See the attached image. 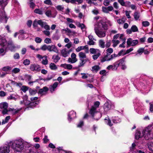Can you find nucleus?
Listing matches in <instances>:
<instances>
[{
	"label": "nucleus",
	"instance_id": "obj_1",
	"mask_svg": "<svg viewBox=\"0 0 153 153\" xmlns=\"http://www.w3.org/2000/svg\"><path fill=\"white\" fill-rule=\"evenodd\" d=\"M6 143V146L1 148V153H9L10 146L14 152H21L24 149L25 144H27L21 138L7 141Z\"/></svg>",
	"mask_w": 153,
	"mask_h": 153
},
{
	"label": "nucleus",
	"instance_id": "obj_2",
	"mask_svg": "<svg viewBox=\"0 0 153 153\" xmlns=\"http://www.w3.org/2000/svg\"><path fill=\"white\" fill-rule=\"evenodd\" d=\"M7 46L9 50L11 52H15L16 48H20L19 45L15 46L11 41L7 43V41L4 38H1V54L4 53L1 55L3 56L5 54Z\"/></svg>",
	"mask_w": 153,
	"mask_h": 153
},
{
	"label": "nucleus",
	"instance_id": "obj_3",
	"mask_svg": "<svg viewBox=\"0 0 153 153\" xmlns=\"http://www.w3.org/2000/svg\"><path fill=\"white\" fill-rule=\"evenodd\" d=\"M102 28L104 30L107 29V25L106 23L102 21H100L98 22L94 27L95 32L100 37H103L105 36V32L100 30Z\"/></svg>",
	"mask_w": 153,
	"mask_h": 153
},
{
	"label": "nucleus",
	"instance_id": "obj_4",
	"mask_svg": "<svg viewBox=\"0 0 153 153\" xmlns=\"http://www.w3.org/2000/svg\"><path fill=\"white\" fill-rule=\"evenodd\" d=\"M100 104V103L99 102H95L94 105L91 107L89 112V114L94 119L97 120L101 117V113L98 112L97 110Z\"/></svg>",
	"mask_w": 153,
	"mask_h": 153
},
{
	"label": "nucleus",
	"instance_id": "obj_5",
	"mask_svg": "<svg viewBox=\"0 0 153 153\" xmlns=\"http://www.w3.org/2000/svg\"><path fill=\"white\" fill-rule=\"evenodd\" d=\"M143 133L146 140H151L153 139V127L148 126L143 130Z\"/></svg>",
	"mask_w": 153,
	"mask_h": 153
},
{
	"label": "nucleus",
	"instance_id": "obj_6",
	"mask_svg": "<svg viewBox=\"0 0 153 153\" xmlns=\"http://www.w3.org/2000/svg\"><path fill=\"white\" fill-rule=\"evenodd\" d=\"M138 43V41L137 40H133L131 38H129L127 39V47H128L130 46H136Z\"/></svg>",
	"mask_w": 153,
	"mask_h": 153
},
{
	"label": "nucleus",
	"instance_id": "obj_7",
	"mask_svg": "<svg viewBox=\"0 0 153 153\" xmlns=\"http://www.w3.org/2000/svg\"><path fill=\"white\" fill-rule=\"evenodd\" d=\"M30 69L32 71H39L41 70V67L36 64H32L30 66Z\"/></svg>",
	"mask_w": 153,
	"mask_h": 153
},
{
	"label": "nucleus",
	"instance_id": "obj_8",
	"mask_svg": "<svg viewBox=\"0 0 153 153\" xmlns=\"http://www.w3.org/2000/svg\"><path fill=\"white\" fill-rule=\"evenodd\" d=\"M72 51L71 49L68 50L66 48H64L61 50V54L64 57H66L69 56L70 53Z\"/></svg>",
	"mask_w": 153,
	"mask_h": 153
},
{
	"label": "nucleus",
	"instance_id": "obj_9",
	"mask_svg": "<svg viewBox=\"0 0 153 153\" xmlns=\"http://www.w3.org/2000/svg\"><path fill=\"white\" fill-rule=\"evenodd\" d=\"M39 25L41 26V27L44 28L46 30H49L50 29V27L48 25L47 23L41 20H39Z\"/></svg>",
	"mask_w": 153,
	"mask_h": 153
},
{
	"label": "nucleus",
	"instance_id": "obj_10",
	"mask_svg": "<svg viewBox=\"0 0 153 153\" xmlns=\"http://www.w3.org/2000/svg\"><path fill=\"white\" fill-rule=\"evenodd\" d=\"M76 56L74 53H72L71 55V57L69 58L68 61L69 63H74L77 61V59L76 58Z\"/></svg>",
	"mask_w": 153,
	"mask_h": 153
},
{
	"label": "nucleus",
	"instance_id": "obj_11",
	"mask_svg": "<svg viewBox=\"0 0 153 153\" xmlns=\"http://www.w3.org/2000/svg\"><path fill=\"white\" fill-rule=\"evenodd\" d=\"M76 117V113L74 111H71L68 114V120L69 122L71 121Z\"/></svg>",
	"mask_w": 153,
	"mask_h": 153
},
{
	"label": "nucleus",
	"instance_id": "obj_12",
	"mask_svg": "<svg viewBox=\"0 0 153 153\" xmlns=\"http://www.w3.org/2000/svg\"><path fill=\"white\" fill-rule=\"evenodd\" d=\"M8 18L6 16L5 12L1 13V22L6 23Z\"/></svg>",
	"mask_w": 153,
	"mask_h": 153
},
{
	"label": "nucleus",
	"instance_id": "obj_13",
	"mask_svg": "<svg viewBox=\"0 0 153 153\" xmlns=\"http://www.w3.org/2000/svg\"><path fill=\"white\" fill-rule=\"evenodd\" d=\"M48 51L50 52L53 51L57 53H59V50L55 45H48Z\"/></svg>",
	"mask_w": 153,
	"mask_h": 153
},
{
	"label": "nucleus",
	"instance_id": "obj_14",
	"mask_svg": "<svg viewBox=\"0 0 153 153\" xmlns=\"http://www.w3.org/2000/svg\"><path fill=\"white\" fill-rule=\"evenodd\" d=\"M111 107V104L108 102H106L104 106V114H105L107 112L110 110Z\"/></svg>",
	"mask_w": 153,
	"mask_h": 153
},
{
	"label": "nucleus",
	"instance_id": "obj_15",
	"mask_svg": "<svg viewBox=\"0 0 153 153\" xmlns=\"http://www.w3.org/2000/svg\"><path fill=\"white\" fill-rule=\"evenodd\" d=\"M48 90V88L46 86L42 88L39 90L38 93L44 95L46 94Z\"/></svg>",
	"mask_w": 153,
	"mask_h": 153
},
{
	"label": "nucleus",
	"instance_id": "obj_16",
	"mask_svg": "<svg viewBox=\"0 0 153 153\" xmlns=\"http://www.w3.org/2000/svg\"><path fill=\"white\" fill-rule=\"evenodd\" d=\"M90 53L91 54H97L101 53V51L99 49L94 48H91L89 50Z\"/></svg>",
	"mask_w": 153,
	"mask_h": 153
},
{
	"label": "nucleus",
	"instance_id": "obj_17",
	"mask_svg": "<svg viewBox=\"0 0 153 153\" xmlns=\"http://www.w3.org/2000/svg\"><path fill=\"white\" fill-rule=\"evenodd\" d=\"M111 60L112 59L111 56H108L107 55H105L101 59L100 61L102 62H103L106 61H109Z\"/></svg>",
	"mask_w": 153,
	"mask_h": 153
},
{
	"label": "nucleus",
	"instance_id": "obj_18",
	"mask_svg": "<svg viewBox=\"0 0 153 153\" xmlns=\"http://www.w3.org/2000/svg\"><path fill=\"white\" fill-rule=\"evenodd\" d=\"M9 0H1V7L2 10H4V8L8 4Z\"/></svg>",
	"mask_w": 153,
	"mask_h": 153
},
{
	"label": "nucleus",
	"instance_id": "obj_19",
	"mask_svg": "<svg viewBox=\"0 0 153 153\" xmlns=\"http://www.w3.org/2000/svg\"><path fill=\"white\" fill-rule=\"evenodd\" d=\"M21 108L14 109L13 108H10L8 109V111H9L11 112L12 114H15L18 113L20 111H21Z\"/></svg>",
	"mask_w": 153,
	"mask_h": 153
},
{
	"label": "nucleus",
	"instance_id": "obj_20",
	"mask_svg": "<svg viewBox=\"0 0 153 153\" xmlns=\"http://www.w3.org/2000/svg\"><path fill=\"white\" fill-rule=\"evenodd\" d=\"M143 136H144L143 132L142 133H141L139 131H137L135 135V139H136L138 140L140 138L142 137Z\"/></svg>",
	"mask_w": 153,
	"mask_h": 153
},
{
	"label": "nucleus",
	"instance_id": "obj_21",
	"mask_svg": "<svg viewBox=\"0 0 153 153\" xmlns=\"http://www.w3.org/2000/svg\"><path fill=\"white\" fill-rule=\"evenodd\" d=\"M61 66L63 67L65 69H68V70H71L72 68V65L65 63L62 64L61 65Z\"/></svg>",
	"mask_w": 153,
	"mask_h": 153
},
{
	"label": "nucleus",
	"instance_id": "obj_22",
	"mask_svg": "<svg viewBox=\"0 0 153 153\" xmlns=\"http://www.w3.org/2000/svg\"><path fill=\"white\" fill-rule=\"evenodd\" d=\"M58 85V83L56 82L50 86V91L51 93H53L55 91V89L57 87Z\"/></svg>",
	"mask_w": 153,
	"mask_h": 153
},
{
	"label": "nucleus",
	"instance_id": "obj_23",
	"mask_svg": "<svg viewBox=\"0 0 153 153\" xmlns=\"http://www.w3.org/2000/svg\"><path fill=\"white\" fill-rule=\"evenodd\" d=\"M112 121L114 123H119L121 120L118 117H112Z\"/></svg>",
	"mask_w": 153,
	"mask_h": 153
},
{
	"label": "nucleus",
	"instance_id": "obj_24",
	"mask_svg": "<svg viewBox=\"0 0 153 153\" xmlns=\"http://www.w3.org/2000/svg\"><path fill=\"white\" fill-rule=\"evenodd\" d=\"M44 9L42 8H41L40 9H36L34 10V12L37 14L39 15H42L43 14Z\"/></svg>",
	"mask_w": 153,
	"mask_h": 153
},
{
	"label": "nucleus",
	"instance_id": "obj_25",
	"mask_svg": "<svg viewBox=\"0 0 153 153\" xmlns=\"http://www.w3.org/2000/svg\"><path fill=\"white\" fill-rule=\"evenodd\" d=\"M134 17L135 20H138L140 17V13L137 11L135 12L134 14Z\"/></svg>",
	"mask_w": 153,
	"mask_h": 153
},
{
	"label": "nucleus",
	"instance_id": "obj_26",
	"mask_svg": "<svg viewBox=\"0 0 153 153\" xmlns=\"http://www.w3.org/2000/svg\"><path fill=\"white\" fill-rule=\"evenodd\" d=\"M79 56L80 59H84L86 57V56L85 53L82 52H80L79 53Z\"/></svg>",
	"mask_w": 153,
	"mask_h": 153
},
{
	"label": "nucleus",
	"instance_id": "obj_27",
	"mask_svg": "<svg viewBox=\"0 0 153 153\" xmlns=\"http://www.w3.org/2000/svg\"><path fill=\"white\" fill-rule=\"evenodd\" d=\"M85 48H87V45L79 46L76 49V51L77 52H79L82 50L85 49Z\"/></svg>",
	"mask_w": 153,
	"mask_h": 153
},
{
	"label": "nucleus",
	"instance_id": "obj_28",
	"mask_svg": "<svg viewBox=\"0 0 153 153\" xmlns=\"http://www.w3.org/2000/svg\"><path fill=\"white\" fill-rule=\"evenodd\" d=\"M87 60V59H80V61L78 65V67H81L83 66Z\"/></svg>",
	"mask_w": 153,
	"mask_h": 153
},
{
	"label": "nucleus",
	"instance_id": "obj_29",
	"mask_svg": "<svg viewBox=\"0 0 153 153\" xmlns=\"http://www.w3.org/2000/svg\"><path fill=\"white\" fill-rule=\"evenodd\" d=\"M49 67L52 70H56L57 68V67L56 65L54 63H51L50 64Z\"/></svg>",
	"mask_w": 153,
	"mask_h": 153
},
{
	"label": "nucleus",
	"instance_id": "obj_30",
	"mask_svg": "<svg viewBox=\"0 0 153 153\" xmlns=\"http://www.w3.org/2000/svg\"><path fill=\"white\" fill-rule=\"evenodd\" d=\"M44 58L43 59L42 63L44 65H46L48 64V61L47 59V57L46 56H44Z\"/></svg>",
	"mask_w": 153,
	"mask_h": 153
},
{
	"label": "nucleus",
	"instance_id": "obj_31",
	"mask_svg": "<svg viewBox=\"0 0 153 153\" xmlns=\"http://www.w3.org/2000/svg\"><path fill=\"white\" fill-rule=\"evenodd\" d=\"M100 69V67L98 65H95L92 68V70L97 72Z\"/></svg>",
	"mask_w": 153,
	"mask_h": 153
},
{
	"label": "nucleus",
	"instance_id": "obj_32",
	"mask_svg": "<svg viewBox=\"0 0 153 153\" xmlns=\"http://www.w3.org/2000/svg\"><path fill=\"white\" fill-rule=\"evenodd\" d=\"M57 10L59 11L62 12L64 9V7L63 5H58L56 7Z\"/></svg>",
	"mask_w": 153,
	"mask_h": 153
},
{
	"label": "nucleus",
	"instance_id": "obj_33",
	"mask_svg": "<svg viewBox=\"0 0 153 153\" xmlns=\"http://www.w3.org/2000/svg\"><path fill=\"white\" fill-rule=\"evenodd\" d=\"M60 59V58L58 55H54L52 56V59L54 60V62H57Z\"/></svg>",
	"mask_w": 153,
	"mask_h": 153
},
{
	"label": "nucleus",
	"instance_id": "obj_34",
	"mask_svg": "<svg viewBox=\"0 0 153 153\" xmlns=\"http://www.w3.org/2000/svg\"><path fill=\"white\" fill-rule=\"evenodd\" d=\"M27 102H28V103H27L26 102H25V100H23V101H21L20 102V104H22L23 103H24L25 105H28V104H30V105H35V104H36V103H35L34 102H32L30 103L29 101H27Z\"/></svg>",
	"mask_w": 153,
	"mask_h": 153
},
{
	"label": "nucleus",
	"instance_id": "obj_35",
	"mask_svg": "<svg viewBox=\"0 0 153 153\" xmlns=\"http://www.w3.org/2000/svg\"><path fill=\"white\" fill-rule=\"evenodd\" d=\"M8 107V104L6 102H3L1 103V107L4 109H7Z\"/></svg>",
	"mask_w": 153,
	"mask_h": 153
},
{
	"label": "nucleus",
	"instance_id": "obj_36",
	"mask_svg": "<svg viewBox=\"0 0 153 153\" xmlns=\"http://www.w3.org/2000/svg\"><path fill=\"white\" fill-rule=\"evenodd\" d=\"M136 145L135 143L132 144L131 146L130 147V150L131 151H134L136 149Z\"/></svg>",
	"mask_w": 153,
	"mask_h": 153
},
{
	"label": "nucleus",
	"instance_id": "obj_37",
	"mask_svg": "<svg viewBox=\"0 0 153 153\" xmlns=\"http://www.w3.org/2000/svg\"><path fill=\"white\" fill-rule=\"evenodd\" d=\"M125 59L126 57L122 58L120 60L117 61V62H118V63L119 65H122L124 64V63L125 62Z\"/></svg>",
	"mask_w": 153,
	"mask_h": 153
},
{
	"label": "nucleus",
	"instance_id": "obj_38",
	"mask_svg": "<svg viewBox=\"0 0 153 153\" xmlns=\"http://www.w3.org/2000/svg\"><path fill=\"white\" fill-rule=\"evenodd\" d=\"M131 29L133 32H136L138 31V29L137 27L134 25H133L132 26Z\"/></svg>",
	"mask_w": 153,
	"mask_h": 153
},
{
	"label": "nucleus",
	"instance_id": "obj_39",
	"mask_svg": "<svg viewBox=\"0 0 153 153\" xmlns=\"http://www.w3.org/2000/svg\"><path fill=\"white\" fill-rule=\"evenodd\" d=\"M99 45L102 48L105 47V42L102 40H100L99 41Z\"/></svg>",
	"mask_w": 153,
	"mask_h": 153
},
{
	"label": "nucleus",
	"instance_id": "obj_40",
	"mask_svg": "<svg viewBox=\"0 0 153 153\" xmlns=\"http://www.w3.org/2000/svg\"><path fill=\"white\" fill-rule=\"evenodd\" d=\"M11 69V68L10 67L7 66L4 67L2 68V71H4V72H7V71Z\"/></svg>",
	"mask_w": 153,
	"mask_h": 153
},
{
	"label": "nucleus",
	"instance_id": "obj_41",
	"mask_svg": "<svg viewBox=\"0 0 153 153\" xmlns=\"http://www.w3.org/2000/svg\"><path fill=\"white\" fill-rule=\"evenodd\" d=\"M112 42L113 43V47H115L120 43V41L118 40L113 39L112 40Z\"/></svg>",
	"mask_w": 153,
	"mask_h": 153
},
{
	"label": "nucleus",
	"instance_id": "obj_42",
	"mask_svg": "<svg viewBox=\"0 0 153 153\" xmlns=\"http://www.w3.org/2000/svg\"><path fill=\"white\" fill-rule=\"evenodd\" d=\"M39 20L37 21L35 19L33 23V26L34 27H38V25H39Z\"/></svg>",
	"mask_w": 153,
	"mask_h": 153
},
{
	"label": "nucleus",
	"instance_id": "obj_43",
	"mask_svg": "<svg viewBox=\"0 0 153 153\" xmlns=\"http://www.w3.org/2000/svg\"><path fill=\"white\" fill-rule=\"evenodd\" d=\"M44 3L48 5H52L53 3L51 0H45L44 1Z\"/></svg>",
	"mask_w": 153,
	"mask_h": 153
},
{
	"label": "nucleus",
	"instance_id": "obj_44",
	"mask_svg": "<svg viewBox=\"0 0 153 153\" xmlns=\"http://www.w3.org/2000/svg\"><path fill=\"white\" fill-rule=\"evenodd\" d=\"M30 63V61L29 59H26L24 60L23 64L25 65H29Z\"/></svg>",
	"mask_w": 153,
	"mask_h": 153
},
{
	"label": "nucleus",
	"instance_id": "obj_45",
	"mask_svg": "<svg viewBox=\"0 0 153 153\" xmlns=\"http://www.w3.org/2000/svg\"><path fill=\"white\" fill-rule=\"evenodd\" d=\"M143 26L144 27H146L148 26L150 23L149 22L147 21H143L142 22Z\"/></svg>",
	"mask_w": 153,
	"mask_h": 153
},
{
	"label": "nucleus",
	"instance_id": "obj_46",
	"mask_svg": "<svg viewBox=\"0 0 153 153\" xmlns=\"http://www.w3.org/2000/svg\"><path fill=\"white\" fill-rule=\"evenodd\" d=\"M113 65L114 67V70H116L119 65L118 63V62L117 61L115 62Z\"/></svg>",
	"mask_w": 153,
	"mask_h": 153
},
{
	"label": "nucleus",
	"instance_id": "obj_47",
	"mask_svg": "<svg viewBox=\"0 0 153 153\" xmlns=\"http://www.w3.org/2000/svg\"><path fill=\"white\" fill-rule=\"evenodd\" d=\"M48 45H44L41 48V49L43 51H45L47 50L48 51Z\"/></svg>",
	"mask_w": 153,
	"mask_h": 153
},
{
	"label": "nucleus",
	"instance_id": "obj_48",
	"mask_svg": "<svg viewBox=\"0 0 153 153\" xmlns=\"http://www.w3.org/2000/svg\"><path fill=\"white\" fill-rule=\"evenodd\" d=\"M101 55V53H99L97 54H94L92 56L93 59L94 60L97 59Z\"/></svg>",
	"mask_w": 153,
	"mask_h": 153
},
{
	"label": "nucleus",
	"instance_id": "obj_49",
	"mask_svg": "<svg viewBox=\"0 0 153 153\" xmlns=\"http://www.w3.org/2000/svg\"><path fill=\"white\" fill-rule=\"evenodd\" d=\"M51 39L48 38H45L44 40V42L47 44L51 43Z\"/></svg>",
	"mask_w": 153,
	"mask_h": 153
},
{
	"label": "nucleus",
	"instance_id": "obj_50",
	"mask_svg": "<svg viewBox=\"0 0 153 153\" xmlns=\"http://www.w3.org/2000/svg\"><path fill=\"white\" fill-rule=\"evenodd\" d=\"M29 93L31 95H34L36 93V90L30 89H29Z\"/></svg>",
	"mask_w": 153,
	"mask_h": 153
},
{
	"label": "nucleus",
	"instance_id": "obj_51",
	"mask_svg": "<svg viewBox=\"0 0 153 153\" xmlns=\"http://www.w3.org/2000/svg\"><path fill=\"white\" fill-rule=\"evenodd\" d=\"M20 71V69L18 68H15L12 71V72L15 74L19 72Z\"/></svg>",
	"mask_w": 153,
	"mask_h": 153
},
{
	"label": "nucleus",
	"instance_id": "obj_52",
	"mask_svg": "<svg viewBox=\"0 0 153 153\" xmlns=\"http://www.w3.org/2000/svg\"><path fill=\"white\" fill-rule=\"evenodd\" d=\"M145 50L144 48H139L137 51L138 53L140 54V55L141 54L143 53L144 52V51Z\"/></svg>",
	"mask_w": 153,
	"mask_h": 153
},
{
	"label": "nucleus",
	"instance_id": "obj_53",
	"mask_svg": "<svg viewBox=\"0 0 153 153\" xmlns=\"http://www.w3.org/2000/svg\"><path fill=\"white\" fill-rule=\"evenodd\" d=\"M45 13L46 15L48 17H50L52 16L51 11L50 10H47Z\"/></svg>",
	"mask_w": 153,
	"mask_h": 153
},
{
	"label": "nucleus",
	"instance_id": "obj_54",
	"mask_svg": "<svg viewBox=\"0 0 153 153\" xmlns=\"http://www.w3.org/2000/svg\"><path fill=\"white\" fill-rule=\"evenodd\" d=\"M53 76L52 75H49L45 79V81H48L51 79L53 77Z\"/></svg>",
	"mask_w": 153,
	"mask_h": 153
},
{
	"label": "nucleus",
	"instance_id": "obj_55",
	"mask_svg": "<svg viewBox=\"0 0 153 153\" xmlns=\"http://www.w3.org/2000/svg\"><path fill=\"white\" fill-rule=\"evenodd\" d=\"M133 48H129L123 54V55H125L126 54H128L129 53L133 51Z\"/></svg>",
	"mask_w": 153,
	"mask_h": 153
},
{
	"label": "nucleus",
	"instance_id": "obj_56",
	"mask_svg": "<svg viewBox=\"0 0 153 153\" xmlns=\"http://www.w3.org/2000/svg\"><path fill=\"white\" fill-rule=\"evenodd\" d=\"M35 40L36 43H39L41 42L42 39L39 37H37L35 38Z\"/></svg>",
	"mask_w": 153,
	"mask_h": 153
},
{
	"label": "nucleus",
	"instance_id": "obj_57",
	"mask_svg": "<svg viewBox=\"0 0 153 153\" xmlns=\"http://www.w3.org/2000/svg\"><path fill=\"white\" fill-rule=\"evenodd\" d=\"M49 30H45L43 31V33L47 36H49L50 35V32Z\"/></svg>",
	"mask_w": 153,
	"mask_h": 153
},
{
	"label": "nucleus",
	"instance_id": "obj_58",
	"mask_svg": "<svg viewBox=\"0 0 153 153\" xmlns=\"http://www.w3.org/2000/svg\"><path fill=\"white\" fill-rule=\"evenodd\" d=\"M13 57L14 59H19L20 58L19 55L18 53H16L14 55Z\"/></svg>",
	"mask_w": 153,
	"mask_h": 153
},
{
	"label": "nucleus",
	"instance_id": "obj_59",
	"mask_svg": "<svg viewBox=\"0 0 153 153\" xmlns=\"http://www.w3.org/2000/svg\"><path fill=\"white\" fill-rule=\"evenodd\" d=\"M28 89V88L25 86H23L21 88V90L24 92H25Z\"/></svg>",
	"mask_w": 153,
	"mask_h": 153
},
{
	"label": "nucleus",
	"instance_id": "obj_60",
	"mask_svg": "<svg viewBox=\"0 0 153 153\" xmlns=\"http://www.w3.org/2000/svg\"><path fill=\"white\" fill-rule=\"evenodd\" d=\"M92 12L94 15H97L99 13V11L97 9H95L93 10L92 11Z\"/></svg>",
	"mask_w": 153,
	"mask_h": 153
},
{
	"label": "nucleus",
	"instance_id": "obj_61",
	"mask_svg": "<svg viewBox=\"0 0 153 153\" xmlns=\"http://www.w3.org/2000/svg\"><path fill=\"white\" fill-rule=\"evenodd\" d=\"M125 22V20H123L121 19H119L117 20V22L119 24H123Z\"/></svg>",
	"mask_w": 153,
	"mask_h": 153
},
{
	"label": "nucleus",
	"instance_id": "obj_62",
	"mask_svg": "<svg viewBox=\"0 0 153 153\" xmlns=\"http://www.w3.org/2000/svg\"><path fill=\"white\" fill-rule=\"evenodd\" d=\"M103 12L106 13H108L107 7H102V8Z\"/></svg>",
	"mask_w": 153,
	"mask_h": 153
},
{
	"label": "nucleus",
	"instance_id": "obj_63",
	"mask_svg": "<svg viewBox=\"0 0 153 153\" xmlns=\"http://www.w3.org/2000/svg\"><path fill=\"white\" fill-rule=\"evenodd\" d=\"M110 2V0H104L103 4L105 6H108L109 5Z\"/></svg>",
	"mask_w": 153,
	"mask_h": 153
},
{
	"label": "nucleus",
	"instance_id": "obj_64",
	"mask_svg": "<svg viewBox=\"0 0 153 153\" xmlns=\"http://www.w3.org/2000/svg\"><path fill=\"white\" fill-rule=\"evenodd\" d=\"M149 149L153 152V143H151L148 146Z\"/></svg>",
	"mask_w": 153,
	"mask_h": 153
}]
</instances>
